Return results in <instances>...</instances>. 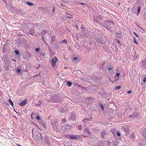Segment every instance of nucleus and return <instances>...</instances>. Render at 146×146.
<instances>
[{
    "instance_id": "f257e3e1",
    "label": "nucleus",
    "mask_w": 146,
    "mask_h": 146,
    "mask_svg": "<svg viewBox=\"0 0 146 146\" xmlns=\"http://www.w3.org/2000/svg\"><path fill=\"white\" fill-rule=\"evenodd\" d=\"M51 124L53 130H55L57 132L59 131V126L58 122L56 120L54 119L52 120L51 122Z\"/></svg>"
},
{
    "instance_id": "f03ea898",
    "label": "nucleus",
    "mask_w": 146,
    "mask_h": 146,
    "mask_svg": "<svg viewBox=\"0 0 146 146\" xmlns=\"http://www.w3.org/2000/svg\"><path fill=\"white\" fill-rule=\"evenodd\" d=\"M105 24L106 25L105 27L108 30L110 29V27H111L113 24V23L112 22L110 21L105 22Z\"/></svg>"
},
{
    "instance_id": "7ed1b4c3",
    "label": "nucleus",
    "mask_w": 146,
    "mask_h": 146,
    "mask_svg": "<svg viewBox=\"0 0 146 146\" xmlns=\"http://www.w3.org/2000/svg\"><path fill=\"white\" fill-rule=\"evenodd\" d=\"M58 60L57 58L54 57L52 58L51 61V64L53 67H54L56 63Z\"/></svg>"
},
{
    "instance_id": "20e7f679",
    "label": "nucleus",
    "mask_w": 146,
    "mask_h": 146,
    "mask_svg": "<svg viewBox=\"0 0 146 146\" xmlns=\"http://www.w3.org/2000/svg\"><path fill=\"white\" fill-rule=\"evenodd\" d=\"M71 127L69 126L65 125L61 128V130L63 131H68L70 129Z\"/></svg>"
},
{
    "instance_id": "39448f33",
    "label": "nucleus",
    "mask_w": 146,
    "mask_h": 146,
    "mask_svg": "<svg viewBox=\"0 0 146 146\" xmlns=\"http://www.w3.org/2000/svg\"><path fill=\"white\" fill-rule=\"evenodd\" d=\"M76 118V115L75 114H72L68 117L69 119L72 120H75Z\"/></svg>"
},
{
    "instance_id": "423d86ee",
    "label": "nucleus",
    "mask_w": 146,
    "mask_h": 146,
    "mask_svg": "<svg viewBox=\"0 0 146 146\" xmlns=\"http://www.w3.org/2000/svg\"><path fill=\"white\" fill-rule=\"evenodd\" d=\"M27 103V102L26 100L22 101L19 104V105L21 106H25Z\"/></svg>"
},
{
    "instance_id": "0eeeda50",
    "label": "nucleus",
    "mask_w": 146,
    "mask_h": 146,
    "mask_svg": "<svg viewBox=\"0 0 146 146\" xmlns=\"http://www.w3.org/2000/svg\"><path fill=\"white\" fill-rule=\"evenodd\" d=\"M106 133L105 131H104L101 133V136L103 138H104V136H106Z\"/></svg>"
},
{
    "instance_id": "6e6552de",
    "label": "nucleus",
    "mask_w": 146,
    "mask_h": 146,
    "mask_svg": "<svg viewBox=\"0 0 146 146\" xmlns=\"http://www.w3.org/2000/svg\"><path fill=\"white\" fill-rule=\"evenodd\" d=\"M54 98L55 99H56V98H57V97H54ZM51 100H52V102H59V101L56 99H55L54 100V98L52 97L51 98Z\"/></svg>"
},
{
    "instance_id": "1a4fd4ad",
    "label": "nucleus",
    "mask_w": 146,
    "mask_h": 146,
    "mask_svg": "<svg viewBox=\"0 0 146 146\" xmlns=\"http://www.w3.org/2000/svg\"><path fill=\"white\" fill-rule=\"evenodd\" d=\"M70 137L72 139H77V136L76 135H72L70 136Z\"/></svg>"
},
{
    "instance_id": "9d476101",
    "label": "nucleus",
    "mask_w": 146,
    "mask_h": 146,
    "mask_svg": "<svg viewBox=\"0 0 146 146\" xmlns=\"http://www.w3.org/2000/svg\"><path fill=\"white\" fill-rule=\"evenodd\" d=\"M120 73H117L115 77V80L117 81L118 80L119 76V75Z\"/></svg>"
},
{
    "instance_id": "9b49d317",
    "label": "nucleus",
    "mask_w": 146,
    "mask_h": 146,
    "mask_svg": "<svg viewBox=\"0 0 146 146\" xmlns=\"http://www.w3.org/2000/svg\"><path fill=\"white\" fill-rule=\"evenodd\" d=\"M39 102H40V103L36 104H35V106H39L40 105V106H42L43 105L42 104V101H41L40 100L39 101Z\"/></svg>"
},
{
    "instance_id": "f8f14e48",
    "label": "nucleus",
    "mask_w": 146,
    "mask_h": 146,
    "mask_svg": "<svg viewBox=\"0 0 146 146\" xmlns=\"http://www.w3.org/2000/svg\"><path fill=\"white\" fill-rule=\"evenodd\" d=\"M29 33L32 36H33L35 34L34 33V31H33V29H31V30L29 32Z\"/></svg>"
},
{
    "instance_id": "ddd939ff",
    "label": "nucleus",
    "mask_w": 146,
    "mask_h": 146,
    "mask_svg": "<svg viewBox=\"0 0 146 146\" xmlns=\"http://www.w3.org/2000/svg\"><path fill=\"white\" fill-rule=\"evenodd\" d=\"M145 61H143L141 63V65L142 66V67L143 68H145L146 67V65L145 64Z\"/></svg>"
},
{
    "instance_id": "4468645a",
    "label": "nucleus",
    "mask_w": 146,
    "mask_h": 146,
    "mask_svg": "<svg viewBox=\"0 0 146 146\" xmlns=\"http://www.w3.org/2000/svg\"><path fill=\"white\" fill-rule=\"evenodd\" d=\"M73 60L74 61L76 60V62H78L80 61V58L78 59L76 57H74L73 58Z\"/></svg>"
},
{
    "instance_id": "2eb2a0df",
    "label": "nucleus",
    "mask_w": 146,
    "mask_h": 146,
    "mask_svg": "<svg viewBox=\"0 0 146 146\" xmlns=\"http://www.w3.org/2000/svg\"><path fill=\"white\" fill-rule=\"evenodd\" d=\"M26 3L27 5L29 6H33V4L32 2H31L29 1H26Z\"/></svg>"
},
{
    "instance_id": "dca6fc26",
    "label": "nucleus",
    "mask_w": 146,
    "mask_h": 146,
    "mask_svg": "<svg viewBox=\"0 0 146 146\" xmlns=\"http://www.w3.org/2000/svg\"><path fill=\"white\" fill-rule=\"evenodd\" d=\"M90 121L89 119H84L83 120V121L86 123H88Z\"/></svg>"
},
{
    "instance_id": "f3484780",
    "label": "nucleus",
    "mask_w": 146,
    "mask_h": 146,
    "mask_svg": "<svg viewBox=\"0 0 146 146\" xmlns=\"http://www.w3.org/2000/svg\"><path fill=\"white\" fill-rule=\"evenodd\" d=\"M66 16L67 17L69 18H72V15H71L70 14H68V13H66Z\"/></svg>"
},
{
    "instance_id": "a211bd4d",
    "label": "nucleus",
    "mask_w": 146,
    "mask_h": 146,
    "mask_svg": "<svg viewBox=\"0 0 146 146\" xmlns=\"http://www.w3.org/2000/svg\"><path fill=\"white\" fill-rule=\"evenodd\" d=\"M85 131L88 134H90V131L87 128H86L85 129Z\"/></svg>"
},
{
    "instance_id": "6ab92c4d",
    "label": "nucleus",
    "mask_w": 146,
    "mask_h": 146,
    "mask_svg": "<svg viewBox=\"0 0 146 146\" xmlns=\"http://www.w3.org/2000/svg\"><path fill=\"white\" fill-rule=\"evenodd\" d=\"M8 102L10 103L11 105L13 107V104L12 102L10 99L8 100Z\"/></svg>"
},
{
    "instance_id": "aec40b11",
    "label": "nucleus",
    "mask_w": 146,
    "mask_h": 146,
    "mask_svg": "<svg viewBox=\"0 0 146 146\" xmlns=\"http://www.w3.org/2000/svg\"><path fill=\"white\" fill-rule=\"evenodd\" d=\"M61 43H65L66 44L67 43V40L66 39H64L63 40H62L61 41Z\"/></svg>"
},
{
    "instance_id": "412c9836",
    "label": "nucleus",
    "mask_w": 146,
    "mask_h": 146,
    "mask_svg": "<svg viewBox=\"0 0 146 146\" xmlns=\"http://www.w3.org/2000/svg\"><path fill=\"white\" fill-rule=\"evenodd\" d=\"M72 85V83L71 82H68V83H67V85L68 86H71V85Z\"/></svg>"
},
{
    "instance_id": "4be33fe9",
    "label": "nucleus",
    "mask_w": 146,
    "mask_h": 146,
    "mask_svg": "<svg viewBox=\"0 0 146 146\" xmlns=\"http://www.w3.org/2000/svg\"><path fill=\"white\" fill-rule=\"evenodd\" d=\"M140 8H141V7L140 6L138 8L137 12H138V14H139V11H140Z\"/></svg>"
},
{
    "instance_id": "5701e85b",
    "label": "nucleus",
    "mask_w": 146,
    "mask_h": 146,
    "mask_svg": "<svg viewBox=\"0 0 146 146\" xmlns=\"http://www.w3.org/2000/svg\"><path fill=\"white\" fill-rule=\"evenodd\" d=\"M15 52L16 54L18 55L19 54V52L17 50H15Z\"/></svg>"
},
{
    "instance_id": "b1692460",
    "label": "nucleus",
    "mask_w": 146,
    "mask_h": 146,
    "mask_svg": "<svg viewBox=\"0 0 146 146\" xmlns=\"http://www.w3.org/2000/svg\"><path fill=\"white\" fill-rule=\"evenodd\" d=\"M121 88V87L120 86H118L117 87H116L115 88L117 90H118L119 89H120Z\"/></svg>"
},
{
    "instance_id": "393cba45",
    "label": "nucleus",
    "mask_w": 146,
    "mask_h": 146,
    "mask_svg": "<svg viewBox=\"0 0 146 146\" xmlns=\"http://www.w3.org/2000/svg\"><path fill=\"white\" fill-rule=\"evenodd\" d=\"M111 132L113 135L115 134H116V132H115L114 130H111Z\"/></svg>"
},
{
    "instance_id": "a878e982",
    "label": "nucleus",
    "mask_w": 146,
    "mask_h": 146,
    "mask_svg": "<svg viewBox=\"0 0 146 146\" xmlns=\"http://www.w3.org/2000/svg\"><path fill=\"white\" fill-rule=\"evenodd\" d=\"M143 16L146 19V11H145L144 12Z\"/></svg>"
},
{
    "instance_id": "bb28decb",
    "label": "nucleus",
    "mask_w": 146,
    "mask_h": 146,
    "mask_svg": "<svg viewBox=\"0 0 146 146\" xmlns=\"http://www.w3.org/2000/svg\"><path fill=\"white\" fill-rule=\"evenodd\" d=\"M134 42L136 44H137V41L136 40V39L135 38H134Z\"/></svg>"
},
{
    "instance_id": "cd10ccee",
    "label": "nucleus",
    "mask_w": 146,
    "mask_h": 146,
    "mask_svg": "<svg viewBox=\"0 0 146 146\" xmlns=\"http://www.w3.org/2000/svg\"><path fill=\"white\" fill-rule=\"evenodd\" d=\"M78 128L79 129H81V126L80 125H78Z\"/></svg>"
},
{
    "instance_id": "c85d7f7f",
    "label": "nucleus",
    "mask_w": 146,
    "mask_h": 146,
    "mask_svg": "<svg viewBox=\"0 0 146 146\" xmlns=\"http://www.w3.org/2000/svg\"><path fill=\"white\" fill-rule=\"evenodd\" d=\"M36 52H38L39 51V48H36Z\"/></svg>"
},
{
    "instance_id": "c756f323",
    "label": "nucleus",
    "mask_w": 146,
    "mask_h": 146,
    "mask_svg": "<svg viewBox=\"0 0 146 146\" xmlns=\"http://www.w3.org/2000/svg\"><path fill=\"white\" fill-rule=\"evenodd\" d=\"M36 118L38 120H40V117L39 116H37L36 117Z\"/></svg>"
},
{
    "instance_id": "7c9ffc66",
    "label": "nucleus",
    "mask_w": 146,
    "mask_h": 146,
    "mask_svg": "<svg viewBox=\"0 0 146 146\" xmlns=\"http://www.w3.org/2000/svg\"><path fill=\"white\" fill-rule=\"evenodd\" d=\"M100 107L102 109V110H104V106L102 105H101L100 106Z\"/></svg>"
},
{
    "instance_id": "2f4dec72",
    "label": "nucleus",
    "mask_w": 146,
    "mask_h": 146,
    "mask_svg": "<svg viewBox=\"0 0 146 146\" xmlns=\"http://www.w3.org/2000/svg\"><path fill=\"white\" fill-rule=\"evenodd\" d=\"M134 34L138 38V39H139V36L137 35L135 32H134Z\"/></svg>"
},
{
    "instance_id": "473e14b6",
    "label": "nucleus",
    "mask_w": 146,
    "mask_h": 146,
    "mask_svg": "<svg viewBox=\"0 0 146 146\" xmlns=\"http://www.w3.org/2000/svg\"><path fill=\"white\" fill-rule=\"evenodd\" d=\"M66 121V120L65 119H64L62 121V123L65 122Z\"/></svg>"
},
{
    "instance_id": "72a5a7b5",
    "label": "nucleus",
    "mask_w": 146,
    "mask_h": 146,
    "mask_svg": "<svg viewBox=\"0 0 146 146\" xmlns=\"http://www.w3.org/2000/svg\"><path fill=\"white\" fill-rule=\"evenodd\" d=\"M117 135L118 136H120V134L119 132H117Z\"/></svg>"
},
{
    "instance_id": "f704fd0d",
    "label": "nucleus",
    "mask_w": 146,
    "mask_h": 146,
    "mask_svg": "<svg viewBox=\"0 0 146 146\" xmlns=\"http://www.w3.org/2000/svg\"><path fill=\"white\" fill-rule=\"evenodd\" d=\"M17 72H20V70L19 69H18L16 70Z\"/></svg>"
},
{
    "instance_id": "c9c22d12",
    "label": "nucleus",
    "mask_w": 146,
    "mask_h": 146,
    "mask_svg": "<svg viewBox=\"0 0 146 146\" xmlns=\"http://www.w3.org/2000/svg\"><path fill=\"white\" fill-rule=\"evenodd\" d=\"M143 81L144 82H145L146 81V77H145L143 80Z\"/></svg>"
},
{
    "instance_id": "e433bc0d",
    "label": "nucleus",
    "mask_w": 146,
    "mask_h": 146,
    "mask_svg": "<svg viewBox=\"0 0 146 146\" xmlns=\"http://www.w3.org/2000/svg\"><path fill=\"white\" fill-rule=\"evenodd\" d=\"M112 69V68L111 67H109L108 68V70H111Z\"/></svg>"
},
{
    "instance_id": "4c0bfd02",
    "label": "nucleus",
    "mask_w": 146,
    "mask_h": 146,
    "mask_svg": "<svg viewBox=\"0 0 146 146\" xmlns=\"http://www.w3.org/2000/svg\"><path fill=\"white\" fill-rule=\"evenodd\" d=\"M131 92H132L131 91H127V92L128 94H130L131 93Z\"/></svg>"
},
{
    "instance_id": "58836bf2",
    "label": "nucleus",
    "mask_w": 146,
    "mask_h": 146,
    "mask_svg": "<svg viewBox=\"0 0 146 146\" xmlns=\"http://www.w3.org/2000/svg\"><path fill=\"white\" fill-rule=\"evenodd\" d=\"M68 47H67V48H68V50H70V46H68Z\"/></svg>"
},
{
    "instance_id": "ea45409f",
    "label": "nucleus",
    "mask_w": 146,
    "mask_h": 146,
    "mask_svg": "<svg viewBox=\"0 0 146 146\" xmlns=\"http://www.w3.org/2000/svg\"><path fill=\"white\" fill-rule=\"evenodd\" d=\"M82 136H84V137H86V136H87V135H82Z\"/></svg>"
},
{
    "instance_id": "a19ab883",
    "label": "nucleus",
    "mask_w": 146,
    "mask_h": 146,
    "mask_svg": "<svg viewBox=\"0 0 146 146\" xmlns=\"http://www.w3.org/2000/svg\"><path fill=\"white\" fill-rule=\"evenodd\" d=\"M94 20H95V21H96V22H98V21L97 20H96V19H94Z\"/></svg>"
},
{
    "instance_id": "79ce46f5",
    "label": "nucleus",
    "mask_w": 146,
    "mask_h": 146,
    "mask_svg": "<svg viewBox=\"0 0 146 146\" xmlns=\"http://www.w3.org/2000/svg\"><path fill=\"white\" fill-rule=\"evenodd\" d=\"M80 4L81 5H84V3H81Z\"/></svg>"
},
{
    "instance_id": "37998d69",
    "label": "nucleus",
    "mask_w": 146,
    "mask_h": 146,
    "mask_svg": "<svg viewBox=\"0 0 146 146\" xmlns=\"http://www.w3.org/2000/svg\"><path fill=\"white\" fill-rule=\"evenodd\" d=\"M141 29H142L143 31L144 30V29L143 28H141Z\"/></svg>"
},
{
    "instance_id": "c03bdc74",
    "label": "nucleus",
    "mask_w": 146,
    "mask_h": 146,
    "mask_svg": "<svg viewBox=\"0 0 146 146\" xmlns=\"http://www.w3.org/2000/svg\"><path fill=\"white\" fill-rule=\"evenodd\" d=\"M50 102V101L49 100H48V102Z\"/></svg>"
},
{
    "instance_id": "a18cd8bd",
    "label": "nucleus",
    "mask_w": 146,
    "mask_h": 146,
    "mask_svg": "<svg viewBox=\"0 0 146 146\" xmlns=\"http://www.w3.org/2000/svg\"><path fill=\"white\" fill-rule=\"evenodd\" d=\"M1 92L0 91V95H1Z\"/></svg>"
},
{
    "instance_id": "49530a36",
    "label": "nucleus",
    "mask_w": 146,
    "mask_h": 146,
    "mask_svg": "<svg viewBox=\"0 0 146 146\" xmlns=\"http://www.w3.org/2000/svg\"><path fill=\"white\" fill-rule=\"evenodd\" d=\"M131 116H132V115H130L129 116V117H131Z\"/></svg>"
},
{
    "instance_id": "de8ad7c7",
    "label": "nucleus",
    "mask_w": 146,
    "mask_h": 146,
    "mask_svg": "<svg viewBox=\"0 0 146 146\" xmlns=\"http://www.w3.org/2000/svg\"><path fill=\"white\" fill-rule=\"evenodd\" d=\"M117 42L118 43H119V41H118H118H117Z\"/></svg>"
},
{
    "instance_id": "09e8293b",
    "label": "nucleus",
    "mask_w": 146,
    "mask_h": 146,
    "mask_svg": "<svg viewBox=\"0 0 146 146\" xmlns=\"http://www.w3.org/2000/svg\"><path fill=\"white\" fill-rule=\"evenodd\" d=\"M38 104H39V103H40V102H39V101H38Z\"/></svg>"
},
{
    "instance_id": "8fccbe9b",
    "label": "nucleus",
    "mask_w": 146,
    "mask_h": 146,
    "mask_svg": "<svg viewBox=\"0 0 146 146\" xmlns=\"http://www.w3.org/2000/svg\"><path fill=\"white\" fill-rule=\"evenodd\" d=\"M76 46V48H76L77 46Z\"/></svg>"
},
{
    "instance_id": "3c124183",
    "label": "nucleus",
    "mask_w": 146,
    "mask_h": 146,
    "mask_svg": "<svg viewBox=\"0 0 146 146\" xmlns=\"http://www.w3.org/2000/svg\"><path fill=\"white\" fill-rule=\"evenodd\" d=\"M145 137H146V135H145Z\"/></svg>"
}]
</instances>
